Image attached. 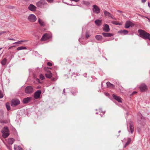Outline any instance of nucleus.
I'll return each mask as SVG.
<instances>
[{"instance_id":"obj_43","label":"nucleus","mask_w":150,"mask_h":150,"mask_svg":"<svg viewBox=\"0 0 150 150\" xmlns=\"http://www.w3.org/2000/svg\"><path fill=\"white\" fill-rule=\"evenodd\" d=\"M6 146L9 150H11V149L10 146H8L7 145H6Z\"/></svg>"},{"instance_id":"obj_62","label":"nucleus","mask_w":150,"mask_h":150,"mask_svg":"<svg viewBox=\"0 0 150 150\" xmlns=\"http://www.w3.org/2000/svg\"><path fill=\"white\" fill-rule=\"evenodd\" d=\"M49 68V69H51V68Z\"/></svg>"},{"instance_id":"obj_9","label":"nucleus","mask_w":150,"mask_h":150,"mask_svg":"<svg viewBox=\"0 0 150 150\" xmlns=\"http://www.w3.org/2000/svg\"><path fill=\"white\" fill-rule=\"evenodd\" d=\"M51 38V36L50 34L47 33L45 34L41 38V41H45Z\"/></svg>"},{"instance_id":"obj_60","label":"nucleus","mask_w":150,"mask_h":150,"mask_svg":"<svg viewBox=\"0 0 150 150\" xmlns=\"http://www.w3.org/2000/svg\"><path fill=\"white\" fill-rule=\"evenodd\" d=\"M2 49V48H0V50Z\"/></svg>"},{"instance_id":"obj_5","label":"nucleus","mask_w":150,"mask_h":150,"mask_svg":"<svg viewBox=\"0 0 150 150\" xmlns=\"http://www.w3.org/2000/svg\"><path fill=\"white\" fill-rule=\"evenodd\" d=\"M129 127H127L128 131L129 132L132 134L134 131L133 122L132 121H130L129 122Z\"/></svg>"},{"instance_id":"obj_36","label":"nucleus","mask_w":150,"mask_h":150,"mask_svg":"<svg viewBox=\"0 0 150 150\" xmlns=\"http://www.w3.org/2000/svg\"><path fill=\"white\" fill-rule=\"evenodd\" d=\"M4 94L2 91L0 90V98H3Z\"/></svg>"},{"instance_id":"obj_55","label":"nucleus","mask_w":150,"mask_h":150,"mask_svg":"<svg viewBox=\"0 0 150 150\" xmlns=\"http://www.w3.org/2000/svg\"><path fill=\"white\" fill-rule=\"evenodd\" d=\"M22 60H25V59H24V58H22Z\"/></svg>"},{"instance_id":"obj_39","label":"nucleus","mask_w":150,"mask_h":150,"mask_svg":"<svg viewBox=\"0 0 150 150\" xmlns=\"http://www.w3.org/2000/svg\"><path fill=\"white\" fill-rule=\"evenodd\" d=\"M6 33V31H1L0 32V36L1 35H2L4 33Z\"/></svg>"},{"instance_id":"obj_21","label":"nucleus","mask_w":150,"mask_h":150,"mask_svg":"<svg viewBox=\"0 0 150 150\" xmlns=\"http://www.w3.org/2000/svg\"><path fill=\"white\" fill-rule=\"evenodd\" d=\"M45 76L47 78L50 79L52 76V74L50 71H48L45 74Z\"/></svg>"},{"instance_id":"obj_32","label":"nucleus","mask_w":150,"mask_h":150,"mask_svg":"<svg viewBox=\"0 0 150 150\" xmlns=\"http://www.w3.org/2000/svg\"><path fill=\"white\" fill-rule=\"evenodd\" d=\"M27 48L23 46H21L20 47H18L16 50H25Z\"/></svg>"},{"instance_id":"obj_14","label":"nucleus","mask_w":150,"mask_h":150,"mask_svg":"<svg viewBox=\"0 0 150 150\" xmlns=\"http://www.w3.org/2000/svg\"><path fill=\"white\" fill-rule=\"evenodd\" d=\"M103 30L105 32H108L109 31L110 29L109 25L107 24H104Z\"/></svg>"},{"instance_id":"obj_42","label":"nucleus","mask_w":150,"mask_h":150,"mask_svg":"<svg viewBox=\"0 0 150 150\" xmlns=\"http://www.w3.org/2000/svg\"><path fill=\"white\" fill-rule=\"evenodd\" d=\"M90 36V35L89 34H88L86 33V38H88Z\"/></svg>"},{"instance_id":"obj_57","label":"nucleus","mask_w":150,"mask_h":150,"mask_svg":"<svg viewBox=\"0 0 150 150\" xmlns=\"http://www.w3.org/2000/svg\"><path fill=\"white\" fill-rule=\"evenodd\" d=\"M136 93V91H134V92H133V93Z\"/></svg>"},{"instance_id":"obj_2","label":"nucleus","mask_w":150,"mask_h":150,"mask_svg":"<svg viewBox=\"0 0 150 150\" xmlns=\"http://www.w3.org/2000/svg\"><path fill=\"white\" fill-rule=\"evenodd\" d=\"M137 122L139 128L143 127L145 124V118L141 114L138 116Z\"/></svg>"},{"instance_id":"obj_7","label":"nucleus","mask_w":150,"mask_h":150,"mask_svg":"<svg viewBox=\"0 0 150 150\" xmlns=\"http://www.w3.org/2000/svg\"><path fill=\"white\" fill-rule=\"evenodd\" d=\"M28 20L31 22H35L37 20V18L33 14H30L28 17Z\"/></svg>"},{"instance_id":"obj_23","label":"nucleus","mask_w":150,"mask_h":150,"mask_svg":"<svg viewBox=\"0 0 150 150\" xmlns=\"http://www.w3.org/2000/svg\"><path fill=\"white\" fill-rule=\"evenodd\" d=\"M14 150H24L20 146L16 145H14Z\"/></svg>"},{"instance_id":"obj_26","label":"nucleus","mask_w":150,"mask_h":150,"mask_svg":"<svg viewBox=\"0 0 150 150\" xmlns=\"http://www.w3.org/2000/svg\"><path fill=\"white\" fill-rule=\"evenodd\" d=\"M7 61V59L6 58H4L1 61V64L3 66H4L6 64Z\"/></svg>"},{"instance_id":"obj_8","label":"nucleus","mask_w":150,"mask_h":150,"mask_svg":"<svg viewBox=\"0 0 150 150\" xmlns=\"http://www.w3.org/2000/svg\"><path fill=\"white\" fill-rule=\"evenodd\" d=\"M92 10L94 13L96 14L99 13L100 12V10L98 7L96 5L93 6Z\"/></svg>"},{"instance_id":"obj_56","label":"nucleus","mask_w":150,"mask_h":150,"mask_svg":"<svg viewBox=\"0 0 150 150\" xmlns=\"http://www.w3.org/2000/svg\"><path fill=\"white\" fill-rule=\"evenodd\" d=\"M55 80V79H54H54H52V80H53V81H54V80Z\"/></svg>"},{"instance_id":"obj_3","label":"nucleus","mask_w":150,"mask_h":150,"mask_svg":"<svg viewBox=\"0 0 150 150\" xmlns=\"http://www.w3.org/2000/svg\"><path fill=\"white\" fill-rule=\"evenodd\" d=\"M9 130L7 127H4L1 130V132L2 133V136L4 138L7 137L9 135Z\"/></svg>"},{"instance_id":"obj_44","label":"nucleus","mask_w":150,"mask_h":150,"mask_svg":"<svg viewBox=\"0 0 150 150\" xmlns=\"http://www.w3.org/2000/svg\"><path fill=\"white\" fill-rule=\"evenodd\" d=\"M146 0H142V3H144L146 2Z\"/></svg>"},{"instance_id":"obj_17","label":"nucleus","mask_w":150,"mask_h":150,"mask_svg":"<svg viewBox=\"0 0 150 150\" xmlns=\"http://www.w3.org/2000/svg\"><path fill=\"white\" fill-rule=\"evenodd\" d=\"M112 97L115 99L118 102L122 103L121 98L120 97L117 96L114 94L112 95Z\"/></svg>"},{"instance_id":"obj_31","label":"nucleus","mask_w":150,"mask_h":150,"mask_svg":"<svg viewBox=\"0 0 150 150\" xmlns=\"http://www.w3.org/2000/svg\"><path fill=\"white\" fill-rule=\"evenodd\" d=\"M82 3L87 6H89L90 5V3L89 2L85 1H82Z\"/></svg>"},{"instance_id":"obj_6","label":"nucleus","mask_w":150,"mask_h":150,"mask_svg":"<svg viewBox=\"0 0 150 150\" xmlns=\"http://www.w3.org/2000/svg\"><path fill=\"white\" fill-rule=\"evenodd\" d=\"M20 101L17 99H13L11 102V105L13 107H15L19 104Z\"/></svg>"},{"instance_id":"obj_1","label":"nucleus","mask_w":150,"mask_h":150,"mask_svg":"<svg viewBox=\"0 0 150 150\" xmlns=\"http://www.w3.org/2000/svg\"><path fill=\"white\" fill-rule=\"evenodd\" d=\"M138 32L140 36L142 38L145 39H148L150 41V34L149 33L141 29L139 30Z\"/></svg>"},{"instance_id":"obj_28","label":"nucleus","mask_w":150,"mask_h":150,"mask_svg":"<svg viewBox=\"0 0 150 150\" xmlns=\"http://www.w3.org/2000/svg\"><path fill=\"white\" fill-rule=\"evenodd\" d=\"M95 38L97 40H102L103 39L102 36L100 35H96Z\"/></svg>"},{"instance_id":"obj_48","label":"nucleus","mask_w":150,"mask_h":150,"mask_svg":"<svg viewBox=\"0 0 150 150\" xmlns=\"http://www.w3.org/2000/svg\"><path fill=\"white\" fill-rule=\"evenodd\" d=\"M148 6H149V8H150V3H149V2L148 3Z\"/></svg>"},{"instance_id":"obj_46","label":"nucleus","mask_w":150,"mask_h":150,"mask_svg":"<svg viewBox=\"0 0 150 150\" xmlns=\"http://www.w3.org/2000/svg\"><path fill=\"white\" fill-rule=\"evenodd\" d=\"M65 93V89L64 88V89H63V94Z\"/></svg>"},{"instance_id":"obj_11","label":"nucleus","mask_w":150,"mask_h":150,"mask_svg":"<svg viewBox=\"0 0 150 150\" xmlns=\"http://www.w3.org/2000/svg\"><path fill=\"white\" fill-rule=\"evenodd\" d=\"M25 91L26 93H31L33 92V89L32 86H28L25 88Z\"/></svg>"},{"instance_id":"obj_4","label":"nucleus","mask_w":150,"mask_h":150,"mask_svg":"<svg viewBox=\"0 0 150 150\" xmlns=\"http://www.w3.org/2000/svg\"><path fill=\"white\" fill-rule=\"evenodd\" d=\"M47 3L45 0H40L36 4V6L41 8H44L45 6L47 5Z\"/></svg>"},{"instance_id":"obj_58","label":"nucleus","mask_w":150,"mask_h":150,"mask_svg":"<svg viewBox=\"0 0 150 150\" xmlns=\"http://www.w3.org/2000/svg\"><path fill=\"white\" fill-rule=\"evenodd\" d=\"M11 47H14L15 46H12Z\"/></svg>"},{"instance_id":"obj_37","label":"nucleus","mask_w":150,"mask_h":150,"mask_svg":"<svg viewBox=\"0 0 150 150\" xmlns=\"http://www.w3.org/2000/svg\"><path fill=\"white\" fill-rule=\"evenodd\" d=\"M131 139L130 138H128V140L127 142L126 143V144H127L126 145H128L131 142Z\"/></svg>"},{"instance_id":"obj_38","label":"nucleus","mask_w":150,"mask_h":150,"mask_svg":"<svg viewBox=\"0 0 150 150\" xmlns=\"http://www.w3.org/2000/svg\"><path fill=\"white\" fill-rule=\"evenodd\" d=\"M40 77L41 80H43L45 79L44 76L42 74H40Z\"/></svg>"},{"instance_id":"obj_61","label":"nucleus","mask_w":150,"mask_h":150,"mask_svg":"<svg viewBox=\"0 0 150 150\" xmlns=\"http://www.w3.org/2000/svg\"><path fill=\"white\" fill-rule=\"evenodd\" d=\"M96 114H98V112H96Z\"/></svg>"},{"instance_id":"obj_52","label":"nucleus","mask_w":150,"mask_h":150,"mask_svg":"<svg viewBox=\"0 0 150 150\" xmlns=\"http://www.w3.org/2000/svg\"><path fill=\"white\" fill-rule=\"evenodd\" d=\"M106 96H107V95H109V94H108V93H106Z\"/></svg>"},{"instance_id":"obj_15","label":"nucleus","mask_w":150,"mask_h":150,"mask_svg":"<svg viewBox=\"0 0 150 150\" xmlns=\"http://www.w3.org/2000/svg\"><path fill=\"white\" fill-rule=\"evenodd\" d=\"M104 14L105 16L108 17H110L112 18L115 19L112 16V15L110 14L109 12L105 10L104 11Z\"/></svg>"},{"instance_id":"obj_18","label":"nucleus","mask_w":150,"mask_h":150,"mask_svg":"<svg viewBox=\"0 0 150 150\" xmlns=\"http://www.w3.org/2000/svg\"><path fill=\"white\" fill-rule=\"evenodd\" d=\"M31 99V97H27L24 98L23 101L24 103H26L30 102Z\"/></svg>"},{"instance_id":"obj_51","label":"nucleus","mask_w":150,"mask_h":150,"mask_svg":"<svg viewBox=\"0 0 150 150\" xmlns=\"http://www.w3.org/2000/svg\"><path fill=\"white\" fill-rule=\"evenodd\" d=\"M64 0H63V1L64 2V3H65V4H68V5H69V4H68L67 3H66V2H64Z\"/></svg>"},{"instance_id":"obj_35","label":"nucleus","mask_w":150,"mask_h":150,"mask_svg":"<svg viewBox=\"0 0 150 150\" xmlns=\"http://www.w3.org/2000/svg\"><path fill=\"white\" fill-rule=\"evenodd\" d=\"M25 40H21L20 41H19L17 42H14L13 43V44H21L22 43V42H25Z\"/></svg>"},{"instance_id":"obj_53","label":"nucleus","mask_w":150,"mask_h":150,"mask_svg":"<svg viewBox=\"0 0 150 150\" xmlns=\"http://www.w3.org/2000/svg\"><path fill=\"white\" fill-rule=\"evenodd\" d=\"M11 57H12V58H13V55H11Z\"/></svg>"},{"instance_id":"obj_13","label":"nucleus","mask_w":150,"mask_h":150,"mask_svg":"<svg viewBox=\"0 0 150 150\" xmlns=\"http://www.w3.org/2000/svg\"><path fill=\"white\" fill-rule=\"evenodd\" d=\"M41 93V91L40 90H38L34 94V97L35 98L37 99L40 98V95Z\"/></svg>"},{"instance_id":"obj_54","label":"nucleus","mask_w":150,"mask_h":150,"mask_svg":"<svg viewBox=\"0 0 150 150\" xmlns=\"http://www.w3.org/2000/svg\"><path fill=\"white\" fill-rule=\"evenodd\" d=\"M10 8H13V7L11 6V7H10Z\"/></svg>"},{"instance_id":"obj_47","label":"nucleus","mask_w":150,"mask_h":150,"mask_svg":"<svg viewBox=\"0 0 150 150\" xmlns=\"http://www.w3.org/2000/svg\"><path fill=\"white\" fill-rule=\"evenodd\" d=\"M117 12H118L119 13H122V11H120V10L117 11Z\"/></svg>"},{"instance_id":"obj_25","label":"nucleus","mask_w":150,"mask_h":150,"mask_svg":"<svg viewBox=\"0 0 150 150\" xmlns=\"http://www.w3.org/2000/svg\"><path fill=\"white\" fill-rule=\"evenodd\" d=\"M71 93L74 95H76L77 93V89L74 88H73L71 90Z\"/></svg>"},{"instance_id":"obj_16","label":"nucleus","mask_w":150,"mask_h":150,"mask_svg":"<svg viewBox=\"0 0 150 150\" xmlns=\"http://www.w3.org/2000/svg\"><path fill=\"white\" fill-rule=\"evenodd\" d=\"M29 9L32 11H35L36 9V7L33 5L30 4L28 7Z\"/></svg>"},{"instance_id":"obj_27","label":"nucleus","mask_w":150,"mask_h":150,"mask_svg":"<svg viewBox=\"0 0 150 150\" xmlns=\"http://www.w3.org/2000/svg\"><path fill=\"white\" fill-rule=\"evenodd\" d=\"M106 85L108 87H111L112 88H114L115 87V86L111 83L109 82H107L106 83Z\"/></svg>"},{"instance_id":"obj_29","label":"nucleus","mask_w":150,"mask_h":150,"mask_svg":"<svg viewBox=\"0 0 150 150\" xmlns=\"http://www.w3.org/2000/svg\"><path fill=\"white\" fill-rule=\"evenodd\" d=\"M119 32L123 34L124 35H126L127 34L128 31L126 30H121Z\"/></svg>"},{"instance_id":"obj_40","label":"nucleus","mask_w":150,"mask_h":150,"mask_svg":"<svg viewBox=\"0 0 150 150\" xmlns=\"http://www.w3.org/2000/svg\"><path fill=\"white\" fill-rule=\"evenodd\" d=\"M54 0H46V1L49 3H52L54 1Z\"/></svg>"},{"instance_id":"obj_33","label":"nucleus","mask_w":150,"mask_h":150,"mask_svg":"<svg viewBox=\"0 0 150 150\" xmlns=\"http://www.w3.org/2000/svg\"><path fill=\"white\" fill-rule=\"evenodd\" d=\"M112 23L113 24L116 25H121L122 24L119 23V22L115 21H113L112 22Z\"/></svg>"},{"instance_id":"obj_12","label":"nucleus","mask_w":150,"mask_h":150,"mask_svg":"<svg viewBox=\"0 0 150 150\" xmlns=\"http://www.w3.org/2000/svg\"><path fill=\"white\" fill-rule=\"evenodd\" d=\"M134 26V24L132 22L130 21H127L125 23V28H128L129 27H132Z\"/></svg>"},{"instance_id":"obj_19","label":"nucleus","mask_w":150,"mask_h":150,"mask_svg":"<svg viewBox=\"0 0 150 150\" xmlns=\"http://www.w3.org/2000/svg\"><path fill=\"white\" fill-rule=\"evenodd\" d=\"M102 34L104 37H111L113 35L112 34L107 33H103Z\"/></svg>"},{"instance_id":"obj_10","label":"nucleus","mask_w":150,"mask_h":150,"mask_svg":"<svg viewBox=\"0 0 150 150\" xmlns=\"http://www.w3.org/2000/svg\"><path fill=\"white\" fill-rule=\"evenodd\" d=\"M139 88L141 92L145 91L147 90V87L144 83L141 84L139 87Z\"/></svg>"},{"instance_id":"obj_22","label":"nucleus","mask_w":150,"mask_h":150,"mask_svg":"<svg viewBox=\"0 0 150 150\" xmlns=\"http://www.w3.org/2000/svg\"><path fill=\"white\" fill-rule=\"evenodd\" d=\"M95 23L98 26H100L102 23L101 20L97 19L95 21Z\"/></svg>"},{"instance_id":"obj_34","label":"nucleus","mask_w":150,"mask_h":150,"mask_svg":"<svg viewBox=\"0 0 150 150\" xmlns=\"http://www.w3.org/2000/svg\"><path fill=\"white\" fill-rule=\"evenodd\" d=\"M6 108L9 111L10 109V104L9 103H7L6 104Z\"/></svg>"},{"instance_id":"obj_30","label":"nucleus","mask_w":150,"mask_h":150,"mask_svg":"<svg viewBox=\"0 0 150 150\" xmlns=\"http://www.w3.org/2000/svg\"><path fill=\"white\" fill-rule=\"evenodd\" d=\"M0 122L2 123L6 124L8 122V120H0Z\"/></svg>"},{"instance_id":"obj_41","label":"nucleus","mask_w":150,"mask_h":150,"mask_svg":"<svg viewBox=\"0 0 150 150\" xmlns=\"http://www.w3.org/2000/svg\"><path fill=\"white\" fill-rule=\"evenodd\" d=\"M47 65L49 66H51L52 65V64L50 62H47Z\"/></svg>"},{"instance_id":"obj_20","label":"nucleus","mask_w":150,"mask_h":150,"mask_svg":"<svg viewBox=\"0 0 150 150\" xmlns=\"http://www.w3.org/2000/svg\"><path fill=\"white\" fill-rule=\"evenodd\" d=\"M38 22L41 26L44 27L45 26V24L44 22L40 18L38 19Z\"/></svg>"},{"instance_id":"obj_49","label":"nucleus","mask_w":150,"mask_h":150,"mask_svg":"<svg viewBox=\"0 0 150 150\" xmlns=\"http://www.w3.org/2000/svg\"><path fill=\"white\" fill-rule=\"evenodd\" d=\"M126 144V143L124 146V147H125L126 146H127L128 145Z\"/></svg>"},{"instance_id":"obj_50","label":"nucleus","mask_w":150,"mask_h":150,"mask_svg":"<svg viewBox=\"0 0 150 150\" xmlns=\"http://www.w3.org/2000/svg\"><path fill=\"white\" fill-rule=\"evenodd\" d=\"M11 48H12V47H11H11H9L8 48V50H10V49Z\"/></svg>"},{"instance_id":"obj_24","label":"nucleus","mask_w":150,"mask_h":150,"mask_svg":"<svg viewBox=\"0 0 150 150\" xmlns=\"http://www.w3.org/2000/svg\"><path fill=\"white\" fill-rule=\"evenodd\" d=\"M14 141V139L13 138H10L8 139V143L10 144H12Z\"/></svg>"},{"instance_id":"obj_45","label":"nucleus","mask_w":150,"mask_h":150,"mask_svg":"<svg viewBox=\"0 0 150 150\" xmlns=\"http://www.w3.org/2000/svg\"><path fill=\"white\" fill-rule=\"evenodd\" d=\"M8 40L15 41V40L13 38H8Z\"/></svg>"},{"instance_id":"obj_59","label":"nucleus","mask_w":150,"mask_h":150,"mask_svg":"<svg viewBox=\"0 0 150 150\" xmlns=\"http://www.w3.org/2000/svg\"><path fill=\"white\" fill-rule=\"evenodd\" d=\"M121 131H119L118 132L119 133H120V132Z\"/></svg>"}]
</instances>
